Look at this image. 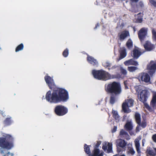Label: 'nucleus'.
<instances>
[{
  "label": "nucleus",
  "instance_id": "nucleus-1",
  "mask_svg": "<svg viewBox=\"0 0 156 156\" xmlns=\"http://www.w3.org/2000/svg\"><path fill=\"white\" fill-rule=\"evenodd\" d=\"M46 99L50 103H57L63 101H66L69 98L68 92L63 89H58L53 91L50 90L47 92Z\"/></svg>",
  "mask_w": 156,
  "mask_h": 156
},
{
  "label": "nucleus",
  "instance_id": "nucleus-2",
  "mask_svg": "<svg viewBox=\"0 0 156 156\" xmlns=\"http://www.w3.org/2000/svg\"><path fill=\"white\" fill-rule=\"evenodd\" d=\"M92 73L94 77L98 80H104L112 79L116 77L114 76H111L110 74L103 70L96 71L93 70Z\"/></svg>",
  "mask_w": 156,
  "mask_h": 156
},
{
  "label": "nucleus",
  "instance_id": "nucleus-3",
  "mask_svg": "<svg viewBox=\"0 0 156 156\" xmlns=\"http://www.w3.org/2000/svg\"><path fill=\"white\" fill-rule=\"evenodd\" d=\"M107 91L111 93H113L115 94H119L121 92L120 85L116 82L110 83L108 84L106 87Z\"/></svg>",
  "mask_w": 156,
  "mask_h": 156
},
{
  "label": "nucleus",
  "instance_id": "nucleus-4",
  "mask_svg": "<svg viewBox=\"0 0 156 156\" xmlns=\"http://www.w3.org/2000/svg\"><path fill=\"white\" fill-rule=\"evenodd\" d=\"M13 147V144L12 142L9 141L6 138H0V147L9 150Z\"/></svg>",
  "mask_w": 156,
  "mask_h": 156
},
{
  "label": "nucleus",
  "instance_id": "nucleus-5",
  "mask_svg": "<svg viewBox=\"0 0 156 156\" xmlns=\"http://www.w3.org/2000/svg\"><path fill=\"white\" fill-rule=\"evenodd\" d=\"M134 101L131 98H129L126 100L123 103L122 108L125 112L129 113L130 112V110L128 108L133 105Z\"/></svg>",
  "mask_w": 156,
  "mask_h": 156
},
{
  "label": "nucleus",
  "instance_id": "nucleus-6",
  "mask_svg": "<svg viewBox=\"0 0 156 156\" xmlns=\"http://www.w3.org/2000/svg\"><path fill=\"white\" fill-rule=\"evenodd\" d=\"M84 150L86 153L89 155V156H103V153L97 148L95 149L93 152L92 154H91L90 148L86 144L84 145Z\"/></svg>",
  "mask_w": 156,
  "mask_h": 156
},
{
  "label": "nucleus",
  "instance_id": "nucleus-7",
  "mask_svg": "<svg viewBox=\"0 0 156 156\" xmlns=\"http://www.w3.org/2000/svg\"><path fill=\"white\" fill-rule=\"evenodd\" d=\"M56 114L59 116L63 115L67 112V109L66 108L62 105L57 106L55 109Z\"/></svg>",
  "mask_w": 156,
  "mask_h": 156
},
{
  "label": "nucleus",
  "instance_id": "nucleus-8",
  "mask_svg": "<svg viewBox=\"0 0 156 156\" xmlns=\"http://www.w3.org/2000/svg\"><path fill=\"white\" fill-rule=\"evenodd\" d=\"M148 95L149 93L147 90H142L138 95V98L140 101L144 102L147 98Z\"/></svg>",
  "mask_w": 156,
  "mask_h": 156
},
{
  "label": "nucleus",
  "instance_id": "nucleus-9",
  "mask_svg": "<svg viewBox=\"0 0 156 156\" xmlns=\"http://www.w3.org/2000/svg\"><path fill=\"white\" fill-rule=\"evenodd\" d=\"M116 144L117 148V151L119 152L121 151V149L118 147L123 149H125L126 147L127 144V142L122 139H118L116 140Z\"/></svg>",
  "mask_w": 156,
  "mask_h": 156
},
{
  "label": "nucleus",
  "instance_id": "nucleus-10",
  "mask_svg": "<svg viewBox=\"0 0 156 156\" xmlns=\"http://www.w3.org/2000/svg\"><path fill=\"white\" fill-rule=\"evenodd\" d=\"M147 68L151 75L154 74L156 70V61H151L148 65Z\"/></svg>",
  "mask_w": 156,
  "mask_h": 156
},
{
  "label": "nucleus",
  "instance_id": "nucleus-11",
  "mask_svg": "<svg viewBox=\"0 0 156 156\" xmlns=\"http://www.w3.org/2000/svg\"><path fill=\"white\" fill-rule=\"evenodd\" d=\"M147 33V29L144 28L141 29L138 33V37L141 41L144 40Z\"/></svg>",
  "mask_w": 156,
  "mask_h": 156
},
{
  "label": "nucleus",
  "instance_id": "nucleus-12",
  "mask_svg": "<svg viewBox=\"0 0 156 156\" xmlns=\"http://www.w3.org/2000/svg\"><path fill=\"white\" fill-rule=\"evenodd\" d=\"M112 144L109 143H104L103 144L102 148L105 151L108 153L111 152L112 150Z\"/></svg>",
  "mask_w": 156,
  "mask_h": 156
},
{
  "label": "nucleus",
  "instance_id": "nucleus-13",
  "mask_svg": "<svg viewBox=\"0 0 156 156\" xmlns=\"http://www.w3.org/2000/svg\"><path fill=\"white\" fill-rule=\"evenodd\" d=\"M135 117L136 122L143 128L145 127L146 126V122H142L141 124L140 123V114L138 113H136L135 115Z\"/></svg>",
  "mask_w": 156,
  "mask_h": 156
},
{
  "label": "nucleus",
  "instance_id": "nucleus-14",
  "mask_svg": "<svg viewBox=\"0 0 156 156\" xmlns=\"http://www.w3.org/2000/svg\"><path fill=\"white\" fill-rule=\"evenodd\" d=\"M45 80L47 83L48 84L50 88H52L55 86L53 79L50 76H46Z\"/></svg>",
  "mask_w": 156,
  "mask_h": 156
},
{
  "label": "nucleus",
  "instance_id": "nucleus-15",
  "mask_svg": "<svg viewBox=\"0 0 156 156\" xmlns=\"http://www.w3.org/2000/svg\"><path fill=\"white\" fill-rule=\"evenodd\" d=\"M141 55V52L140 51V49L137 47H136L133 50L131 56L134 58H138Z\"/></svg>",
  "mask_w": 156,
  "mask_h": 156
},
{
  "label": "nucleus",
  "instance_id": "nucleus-16",
  "mask_svg": "<svg viewBox=\"0 0 156 156\" xmlns=\"http://www.w3.org/2000/svg\"><path fill=\"white\" fill-rule=\"evenodd\" d=\"M144 47L146 50L147 51H151L154 48V45L151 44L150 42L148 41H146L144 45Z\"/></svg>",
  "mask_w": 156,
  "mask_h": 156
},
{
  "label": "nucleus",
  "instance_id": "nucleus-17",
  "mask_svg": "<svg viewBox=\"0 0 156 156\" xmlns=\"http://www.w3.org/2000/svg\"><path fill=\"white\" fill-rule=\"evenodd\" d=\"M140 78L142 81L146 83H150V78L149 75L147 73H143L141 74Z\"/></svg>",
  "mask_w": 156,
  "mask_h": 156
},
{
  "label": "nucleus",
  "instance_id": "nucleus-18",
  "mask_svg": "<svg viewBox=\"0 0 156 156\" xmlns=\"http://www.w3.org/2000/svg\"><path fill=\"white\" fill-rule=\"evenodd\" d=\"M147 156H155L156 155V148H149L147 149Z\"/></svg>",
  "mask_w": 156,
  "mask_h": 156
},
{
  "label": "nucleus",
  "instance_id": "nucleus-19",
  "mask_svg": "<svg viewBox=\"0 0 156 156\" xmlns=\"http://www.w3.org/2000/svg\"><path fill=\"white\" fill-rule=\"evenodd\" d=\"M126 66L134 65L137 66L138 65V63L136 61L134 60L133 59H131L125 61L124 62Z\"/></svg>",
  "mask_w": 156,
  "mask_h": 156
},
{
  "label": "nucleus",
  "instance_id": "nucleus-20",
  "mask_svg": "<svg viewBox=\"0 0 156 156\" xmlns=\"http://www.w3.org/2000/svg\"><path fill=\"white\" fill-rule=\"evenodd\" d=\"M119 135L121 137L125 138L128 140L130 139L127 133L123 129L121 130Z\"/></svg>",
  "mask_w": 156,
  "mask_h": 156
},
{
  "label": "nucleus",
  "instance_id": "nucleus-21",
  "mask_svg": "<svg viewBox=\"0 0 156 156\" xmlns=\"http://www.w3.org/2000/svg\"><path fill=\"white\" fill-rule=\"evenodd\" d=\"M120 56L119 58L118 59L119 61L121 59L125 58L126 55V52L125 48H122L120 49Z\"/></svg>",
  "mask_w": 156,
  "mask_h": 156
},
{
  "label": "nucleus",
  "instance_id": "nucleus-22",
  "mask_svg": "<svg viewBox=\"0 0 156 156\" xmlns=\"http://www.w3.org/2000/svg\"><path fill=\"white\" fill-rule=\"evenodd\" d=\"M12 122L13 121L11 117L7 118L3 121L4 124L6 126L10 125Z\"/></svg>",
  "mask_w": 156,
  "mask_h": 156
},
{
  "label": "nucleus",
  "instance_id": "nucleus-23",
  "mask_svg": "<svg viewBox=\"0 0 156 156\" xmlns=\"http://www.w3.org/2000/svg\"><path fill=\"white\" fill-rule=\"evenodd\" d=\"M129 35V34L128 31H123L122 32L121 34L120 35V39L121 40H123Z\"/></svg>",
  "mask_w": 156,
  "mask_h": 156
},
{
  "label": "nucleus",
  "instance_id": "nucleus-24",
  "mask_svg": "<svg viewBox=\"0 0 156 156\" xmlns=\"http://www.w3.org/2000/svg\"><path fill=\"white\" fill-rule=\"evenodd\" d=\"M87 60L89 62L93 64L94 65H96L98 64L96 60L92 57L88 56Z\"/></svg>",
  "mask_w": 156,
  "mask_h": 156
},
{
  "label": "nucleus",
  "instance_id": "nucleus-25",
  "mask_svg": "<svg viewBox=\"0 0 156 156\" xmlns=\"http://www.w3.org/2000/svg\"><path fill=\"white\" fill-rule=\"evenodd\" d=\"M135 146L136 148L137 152L138 153H140V144L139 143V140L137 139H136L135 140Z\"/></svg>",
  "mask_w": 156,
  "mask_h": 156
},
{
  "label": "nucleus",
  "instance_id": "nucleus-26",
  "mask_svg": "<svg viewBox=\"0 0 156 156\" xmlns=\"http://www.w3.org/2000/svg\"><path fill=\"white\" fill-rule=\"evenodd\" d=\"M125 128L127 130H130L133 128L132 122H131L128 121L125 126Z\"/></svg>",
  "mask_w": 156,
  "mask_h": 156
},
{
  "label": "nucleus",
  "instance_id": "nucleus-27",
  "mask_svg": "<svg viewBox=\"0 0 156 156\" xmlns=\"http://www.w3.org/2000/svg\"><path fill=\"white\" fill-rule=\"evenodd\" d=\"M112 113L113 116L115 119L118 121H119V115L117 112L115 110H113Z\"/></svg>",
  "mask_w": 156,
  "mask_h": 156
},
{
  "label": "nucleus",
  "instance_id": "nucleus-28",
  "mask_svg": "<svg viewBox=\"0 0 156 156\" xmlns=\"http://www.w3.org/2000/svg\"><path fill=\"white\" fill-rule=\"evenodd\" d=\"M156 102V92L154 94L153 98L151 102V105L152 107H154L155 103Z\"/></svg>",
  "mask_w": 156,
  "mask_h": 156
},
{
  "label": "nucleus",
  "instance_id": "nucleus-29",
  "mask_svg": "<svg viewBox=\"0 0 156 156\" xmlns=\"http://www.w3.org/2000/svg\"><path fill=\"white\" fill-rule=\"evenodd\" d=\"M135 17L137 20L138 22L140 23L142 21V14L140 13L135 16Z\"/></svg>",
  "mask_w": 156,
  "mask_h": 156
},
{
  "label": "nucleus",
  "instance_id": "nucleus-30",
  "mask_svg": "<svg viewBox=\"0 0 156 156\" xmlns=\"http://www.w3.org/2000/svg\"><path fill=\"white\" fill-rule=\"evenodd\" d=\"M127 152L128 154L133 155L134 154L135 151L132 147H129L128 148Z\"/></svg>",
  "mask_w": 156,
  "mask_h": 156
},
{
  "label": "nucleus",
  "instance_id": "nucleus-31",
  "mask_svg": "<svg viewBox=\"0 0 156 156\" xmlns=\"http://www.w3.org/2000/svg\"><path fill=\"white\" fill-rule=\"evenodd\" d=\"M126 46L128 48L130 49L133 46V43L132 41L130 39H129L126 44Z\"/></svg>",
  "mask_w": 156,
  "mask_h": 156
},
{
  "label": "nucleus",
  "instance_id": "nucleus-32",
  "mask_svg": "<svg viewBox=\"0 0 156 156\" xmlns=\"http://www.w3.org/2000/svg\"><path fill=\"white\" fill-rule=\"evenodd\" d=\"M137 69V68L135 66H129L128 69L130 72H133Z\"/></svg>",
  "mask_w": 156,
  "mask_h": 156
},
{
  "label": "nucleus",
  "instance_id": "nucleus-33",
  "mask_svg": "<svg viewBox=\"0 0 156 156\" xmlns=\"http://www.w3.org/2000/svg\"><path fill=\"white\" fill-rule=\"evenodd\" d=\"M120 70L121 73L123 75H126L127 74V71L124 68L122 67H120Z\"/></svg>",
  "mask_w": 156,
  "mask_h": 156
},
{
  "label": "nucleus",
  "instance_id": "nucleus-34",
  "mask_svg": "<svg viewBox=\"0 0 156 156\" xmlns=\"http://www.w3.org/2000/svg\"><path fill=\"white\" fill-rule=\"evenodd\" d=\"M143 103H144V106L145 108H147L148 110H149L150 111H152L153 110L152 108H151L149 106L148 104L147 103L145 102V101Z\"/></svg>",
  "mask_w": 156,
  "mask_h": 156
},
{
  "label": "nucleus",
  "instance_id": "nucleus-35",
  "mask_svg": "<svg viewBox=\"0 0 156 156\" xmlns=\"http://www.w3.org/2000/svg\"><path fill=\"white\" fill-rule=\"evenodd\" d=\"M69 53L68 50L66 49H65L63 53V55L65 57H66L68 56Z\"/></svg>",
  "mask_w": 156,
  "mask_h": 156
},
{
  "label": "nucleus",
  "instance_id": "nucleus-36",
  "mask_svg": "<svg viewBox=\"0 0 156 156\" xmlns=\"http://www.w3.org/2000/svg\"><path fill=\"white\" fill-rule=\"evenodd\" d=\"M149 1L152 5L156 7V1L154 0H149Z\"/></svg>",
  "mask_w": 156,
  "mask_h": 156
},
{
  "label": "nucleus",
  "instance_id": "nucleus-37",
  "mask_svg": "<svg viewBox=\"0 0 156 156\" xmlns=\"http://www.w3.org/2000/svg\"><path fill=\"white\" fill-rule=\"evenodd\" d=\"M144 6L143 3L142 2H140L139 3L138 5H136V7L137 8H140L143 7Z\"/></svg>",
  "mask_w": 156,
  "mask_h": 156
},
{
  "label": "nucleus",
  "instance_id": "nucleus-38",
  "mask_svg": "<svg viewBox=\"0 0 156 156\" xmlns=\"http://www.w3.org/2000/svg\"><path fill=\"white\" fill-rule=\"evenodd\" d=\"M139 0H130L131 4L133 6Z\"/></svg>",
  "mask_w": 156,
  "mask_h": 156
},
{
  "label": "nucleus",
  "instance_id": "nucleus-39",
  "mask_svg": "<svg viewBox=\"0 0 156 156\" xmlns=\"http://www.w3.org/2000/svg\"><path fill=\"white\" fill-rule=\"evenodd\" d=\"M103 65L104 66L106 67H108L111 66V64L108 62H104L103 63Z\"/></svg>",
  "mask_w": 156,
  "mask_h": 156
},
{
  "label": "nucleus",
  "instance_id": "nucleus-40",
  "mask_svg": "<svg viewBox=\"0 0 156 156\" xmlns=\"http://www.w3.org/2000/svg\"><path fill=\"white\" fill-rule=\"evenodd\" d=\"M115 101V98L113 97H111L110 98V102L112 104H113Z\"/></svg>",
  "mask_w": 156,
  "mask_h": 156
},
{
  "label": "nucleus",
  "instance_id": "nucleus-41",
  "mask_svg": "<svg viewBox=\"0 0 156 156\" xmlns=\"http://www.w3.org/2000/svg\"><path fill=\"white\" fill-rule=\"evenodd\" d=\"M152 139L154 142H156V134L153 136Z\"/></svg>",
  "mask_w": 156,
  "mask_h": 156
},
{
  "label": "nucleus",
  "instance_id": "nucleus-42",
  "mask_svg": "<svg viewBox=\"0 0 156 156\" xmlns=\"http://www.w3.org/2000/svg\"><path fill=\"white\" fill-rule=\"evenodd\" d=\"M117 129V127L116 126H115L114 127L113 129L112 130V132L113 133H114L115 132Z\"/></svg>",
  "mask_w": 156,
  "mask_h": 156
},
{
  "label": "nucleus",
  "instance_id": "nucleus-43",
  "mask_svg": "<svg viewBox=\"0 0 156 156\" xmlns=\"http://www.w3.org/2000/svg\"><path fill=\"white\" fill-rule=\"evenodd\" d=\"M20 51V45H18L16 49V51L17 52Z\"/></svg>",
  "mask_w": 156,
  "mask_h": 156
},
{
  "label": "nucleus",
  "instance_id": "nucleus-44",
  "mask_svg": "<svg viewBox=\"0 0 156 156\" xmlns=\"http://www.w3.org/2000/svg\"><path fill=\"white\" fill-rule=\"evenodd\" d=\"M23 48V44H20V51L22 50Z\"/></svg>",
  "mask_w": 156,
  "mask_h": 156
},
{
  "label": "nucleus",
  "instance_id": "nucleus-45",
  "mask_svg": "<svg viewBox=\"0 0 156 156\" xmlns=\"http://www.w3.org/2000/svg\"><path fill=\"white\" fill-rule=\"evenodd\" d=\"M139 126H137L136 127V132H138V131H139V130H140V129H139Z\"/></svg>",
  "mask_w": 156,
  "mask_h": 156
},
{
  "label": "nucleus",
  "instance_id": "nucleus-46",
  "mask_svg": "<svg viewBox=\"0 0 156 156\" xmlns=\"http://www.w3.org/2000/svg\"><path fill=\"white\" fill-rule=\"evenodd\" d=\"M10 153L9 152H8L6 154H5L4 156H8L10 154Z\"/></svg>",
  "mask_w": 156,
  "mask_h": 156
},
{
  "label": "nucleus",
  "instance_id": "nucleus-47",
  "mask_svg": "<svg viewBox=\"0 0 156 156\" xmlns=\"http://www.w3.org/2000/svg\"><path fill=\"white\" fill-rule=\"evenodd\" d=\"M130 135H133L134 134V133H132L131 132H130Z\"/></svg>",
  "mask_w": 156,
  "mask_h": 156
},
{
  "label": "nucleus",
  "instance_id": "nucleus-48",
  "mask_svg": "<svg viewBox=\"0 0 156 156\" xmlns=\"http://www.w3.org/2000/svg\"><path fill=\"white\" fill-rule=\"evenodd\" d=\"M1 153H2V154L3 153V151H2V150L1 151Z\"/></svg>",
  "mask_w": 156,
  "mask_h": 156
},
{
  "label": "nucleus",
  "instance_id": "nucleus-49",
  "mask_svg": "<svg viewBox=\"0 0 156 156\" xmlns=\"http://www.w3.org/2000/svg\"><path fill=\"white\" fill-rule=\"evenodd\" d=\"M101 144V143H99V142L97 143V145H99Z\"/></svg>",
  "mask_w": 156,
  "mask_h": 156
},
{
  "label": "nucleus",
  "instance_id": "nucleus-50",
  "mask_svg": "<svg viewBox=\"0 0 156 156\" xmlns=\"http://www.w3.org/2000/svg\"><path fill=\"white\" fill-rule=\"evenodd\" d=\"M125 88H126V89L128 88V87L126 85H125Z\"/></svg>",
  "mask_w": 156,
  "mask_h": 156
},
{
  "label": "nucleus",
  "instance_id": "nucleus-51",
  "mask_svg": "<svg viewBox=\"0 0 156 156\" xmlns=\"http://www.w3.org/2000/svg\"><path fill=\"white\" fill-rule=\"evenodd\" d=\"M98 26H99V25H98V24L97 25V26H96L95 28H96Z\"/></svg>",
  "mask_w": 156,
  "mask_h": 156
},
{
  "label": "nucleus",
  "instance_id": "nucleus-52",
  "mask_svg": "<svg viewBox=\"0 0 156 156\" xmlns=\"http://www.w3.org/2000/svg\"><path fill=\"white\" fill-rule=\"evenodd\" d=\"M134 31H135V29H134Z\"/></svg>",
  "mask_w": 156,
  "mask_h": 156
}]
</instances>
